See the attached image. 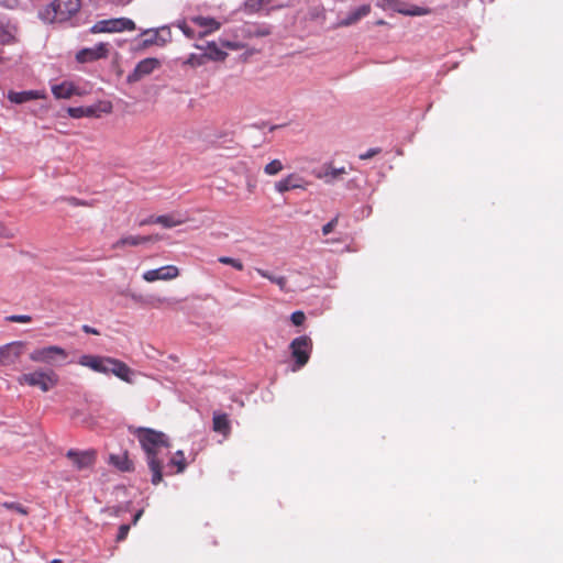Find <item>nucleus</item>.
<instances>
[{"label": "nucleus", "instance_id": "1", "mask_svg": "<svg viewBox=\"0 0 563 563\" xmlns=\"http://www.w3.org/2000/svg\"><path fill=\"white\" fill-rule=\"evenodd\" d=\"M135 435L146 454V462L152 472L151 482L153 485H158L163 479V460L159 459V454L163 449L169 446L166 435L147 428H139Z\"/></svg>", "mask_w": 563, "mask_h": 563}, {"label": "nucleus", "instance_id": "2", "mask_svg": "<svg viewBox=\"0 0 563 563\" xmlns=\"http://www.w3.org/2000/svg\"><path fill=\"white\" fill-rule=\"evenodd\" d=\"M78 363L81 366L88 367L97 373H112L123 382L129 384L132 383L131 375L133 374V369L118 358L85 354L79 357Z\"/></svg>", "mask_w": 563, "mask_h": 563}, {"label": "nucleus", "instance_id": "3", "mask_svg": "<svg viewBox=\"0 0 563 563\" xmlns=\"http://www.w3.org/2000/svg\"><path fill=\"white\" fill-rule=\"evenodd\" d=\"M81 8L80 0H53L40 11V18L47 23H65Z\"/></svg>", "mask_w": 563, "mask_h": 563}, {"label": "nucleus", "instance_id": "4", "mask_svg": "<svg viewBox=\"0 0 563 563\" xmlns=\"http://www.w3.org/2000/svg\"><path fill=\"white\" fill-rule=\"evenodd\" d=\"M18 382L20 385L38 387L42 391L46 393L58 384L59 377L52 369H37L32 373L22 374L18 377Z\"/></svg>", "mask_w": 563, "mask_h": 563}, {"label": "nucleus", "instance_id": "5", "mask_svg": "<svg viewBox=\"0 0 563 563\" xmlns=\"http://www.w3.org/2000/svg\"><path fill=\"white\" fill-rule=\"evenodd\" d=\"M312 345V340L308 335H301L291 341L289 349L295 360L294 371L303 367L309 362Z\"/></svg>", "mask_w": 563, "mask_h": 563}, {"label": "nucleus", "instance_id": "6", "mask_svg": "<svg viewBox=\"0 0 563 563\" xmlns=\"http://www.w3.org/2000/svg\"><path fill=\"white\" fill-rule=\"evenodd\" d=\"M67 356L68 353L66 350L57 345L35 349L30 353V360L32 362L47 365H58L60 362H64Z\"/></svg>", "mask_w": 563, "mask_h": 563}, {"label": "nucleus", "instance_id": "7", "mask_svg": "<svg viewBox=\"0 0 563 563\" xmlns=\"http://www.w3.org/2000/svg\"><path fill=\"white\" fill-rule=\"evenodd\" d=\"M135 30V23L128 18H115L108 20H100L96 22L90 32L96 33H114V32H123V31H133Z\"/></svg>", "mask_w": 563, "mask_h": 563}, {"label": "nucleus", "instance_id": "8", "mask_svg": "<svg viewBox=\"0 0 563 563\" xmlns=\"http://www.w3.org/2000/svg\"><path fill=\"white\" fill-rule=\"evenodd\" d=\"M384 10H391L404 15L422 16L431 13V9L408 4L402 0H379Z\"/></svg>", "mask_w": 563, "mask_h": 563}, {"label": "nucleus", "instance_id": "9", "mask_svg": "<svg viewBox=\"0 0 563 563\" xmlns=\"http://www.w3.org/2000/svg\"><path fill=\"white\" fill-rule=\"evenodd\" d=\"M161 66V62L157 58L148 57L140 60L134 70L128 75L126 81L134 84L142 80L144 77L151 75L156 68Z\"/></svg>", "mask_w": 563, "mask_h": 563}, {"label": "nucleus", "instance_id": "10", "mask_svg": "<svg viewBox=\"0 0 563 563\" xmlns=\"http://www.w3.org/2000/svg\"><path fill=\"white\" fill-rule=\"evenodd\" d=\"M96 456L95 450L77 451L70 449L66 453V457L71 461L78 471L91 467L96 462Z\"/></svg>", "mask_w": 563, "mask_h": 563}, {"label": "nucleus", "instance_id": "11", "mask_svg": "<svg viewBox=\"0 0 563 563\" xmlns=\"http://www.w3.org/2000/svg\"><path fill=\"white\" fill-rule=\"evenodd\" d=\"M23 347L24 343L21 341L0 346V366L13 365L21 356Z\"/></svg>", "mask_w": 563, "mask_h": 563}, {"label": "nucleus", "instance_id": "12", "mask_svg": "<svg viewBox=\"0 0 563 563\" xmlns=\"http://www.w3.org/2000/svg\"><path fill=\"white\" fill-rule=\"evenodd\" d=\"M179 276V269L175 265H166L156 269L146 271L143 274V279L147 283L156 280H172Z\"/></svg>", "mask_w": 563, "mask_h": 563}, {"label": "nucleus", "instance_id": "13", "mask_svg": "<svg viewBox=\"0 0 563 563\" xmlns=\"http://www.w3.org/2000/svg\"><path fill=\"white\" fill-rule=\"evenodd\" d=\"M109 54V45L107 43H99L93 47L80 49L76 54V59L79 63H90L101 58H106Z\"/></svg>", "mask_w": 563, "mask_h": 563}, {"label": "nucleus", "instance_id": "14", "mask_svg": "<svg viewBox=\"0 0 563 563\" xmlns=\"http://www.w3.org/2000/svg\"><path fill=\"white\" fill-rule=\"evenodd\" d=\"M98 111H101L103 113H110L112 111V104L110 102H103L99 106V108L96 107H69L67 109V112L69 117L74 119H79L84 117H99Z\"/></svg>", "mask_w": 563, "mask_h": 563}, {"label": "nucleus", "instance_id": "15", "mask_svg": "<svg viewBox=\"0 0 563 563\" xmlns=\"http://www.w3.org/2000/svg\"><path fill=\"white\" fill-rule=\"evenodd\" d=\"M308 183L298 174H289L275 184V189L279 194L287 192L292 189H306Z\"/></svg>", "mask_w": 563, "mask_h": 563}, {"label": "nucleus", "instance_id": "16", "mask_svg": "<svg viewBox=\"0 0 563 563\" xmlns=\"http://www.w3.org/2000/svg\"><path fill=\"white\" fill-rule=\"evenodd\" d=\"M147 36L145 40L146 44L163 46L172 41V31L168 26H162L158 29L147 30L144 32Z\"/></svg>", "mask_w": 563, "mask_h": 563}, {"label": "nucleus", "instance_id": "17", "mask_svg": "<svg viewBox=\"0 0 563 563\" xmlns=\"http://www.w3.org/2000/svg\"><path fill=\"white\" fill-rule=\"evenodd\" d=\"M161 239H162V236L159 234H153V235H146V236L128 235V236H123V238L119 239L115 243H113L112 247L118 250V249H123L126 245L137 246L140 244L147 243V242H156V241H159Z\"/></svg>", "mask_w": 563, "mask_h": 563}, {"label": "nucleus", "instance_id": "18", "mask_svg": "<svg viewBox=\"0 0 563 563\" xmlns=\"http://www.w3.org/2000/svg\"><path fill=\"white\" fill-rule=\"evenodd\" d=\"M52 93L56 99H69L73 96H81L79 88L68 80L52 85Z\"/></svg>", "mask_w": 563, "mask_h": 563}, {"label": "nucleus", "instance_id": "19", "mask_svg": "<svg viewBox=\"0 0 563 563\" xmlns=\"http://www.w3.org/2000/svg\"><path fill=\"white\" fill-rule=\"evenodd\" d=\"M46 93L42 90H26V91H13L8 92V99L16 104L29 102L35 99H45Z\"/></svg>", "mask_w": 563, "mask_h": 563}, {"label": "nucleus", "instance_id": "20", "mask_svg": "<svg viewBox=\"0 0 563 563\" xmlns=\"http://www.w3.org/2000/svg\"><path fill=\"white\" fill-rule=\"evenodd\" d=\"M191 21L196 25L205 29L203 32L198 34L199 37H203V36L208 35V34H210V33H212L214 31H218L221 27V23L218 22L213 18L198 15V16H194L191 19Z\"/></svg>", "mask_w": 563, "mask_h": 563}, {"label": "nucleus", "instance_id": "21", "mask_svg": "<svg viewBox=\"0 0 563 563\" xmlns=\"http://www.w3.org/2000/svg\"><path fill=\"white\" fill-rule=\"evenodd\" d=\"M16 25L0 21V45H11L16 42Z\"/></svg>", "mask_w": 563, "mask_h": 563}, {"label": "nucleus", "instance_id": "22", "mask_svg": "<svg viewBox=\"0 0 563 563\" xmlns=\"http://www.w3.org/2000/svg\"><path fill=\"white\" fill-rule=\"evenodd\" d=\"M371 13V5L369 4H363L355 9L354 11L350 12L346 18L341 20L338 23V26H350L355 23H357L362 18L368 15Z\"/></svg>", "mask_w": 563, "mask_h": 563}, {"label": "nucleus", "instance_id": "23", "mask_svg": "<svg viewBox=\"0 0 563 563\" xmlns=\"http://www.w3.org/2000/svg\"><path fill=\"white\" fill-rule=\"evenodd\" d=\"M197 47L205 49L206 60L223 62L228 57V53L219 48L214 42H209L206 47L199 45Z\"/></svg>", "mask_w": 563, "mask_h": 563}, {"label": "nucleus", "instance_id": "24", "mask_svg": "<svg viewBox=\"0 0 563 563\" xmlns=\"http://www.w3.org/2000/svg\"><path fill=\"white\" fill-rule=\"evenodd\" d=\"M109 463L121 472H130L134 468L133 462L129 459L126 452L121 454H111L109 456Z\"/></svg>", "mask_w": 563, "mask_h": 563}, {"label": "nucleus", "instance_id": "25", "mask_svg": "<svg viewBox=\"0 0 563 563\" xmlns=\"http://www.w3.org/2000/svg\"><path fill=\"white\" fill-rule=\"evenodd\" d=\"M186 222L185 218L177 217L176 214H163L157 216L156 224H161L162 227L166 229H170L174 227L181 225Z\"/></svg>", "mask_w": 563, "mask_h": 563}, {"label": "nucleus", "instance_id": "26", "mask_svg": "<svg viewBox=\"0 0 563 563\" xmlns=\"http://www.w3.org/2000/svg\"><path fill=\"white\" fill-rule=\"evenodd\" d=\"M213 430L216 432L222 433L227 435L231 428L228 419V415L225 413H214L213 415Z\"/></svg>", "mask_w": 563, "mask_h": 563}, {"label": "nucleus", "instance_id": "27", "mask_svg": "<svg viewBox=\"0 0 563 563\" xmlns=\"http://www.w3.org/2000/svg\"><path fill=\"white\" fill-rule=\"evenodd\" d=\"M255 271L260 276L267 278L272 283L276 284L280 288V290H285L287 285V278L285 276L276 277L273 276L269 272L262 268H255Z\"/></svg>", "mask_w": 563, "mask_h": 563}, {"label": "nucleus", "instance_id": "28", "mask_svg": "<svg viewBox=\"0 0 563 563\" xmlns=\"http://www.w3.org/2000/svg\"><path fill=\"white\" fill-rule=\"evenodd\" d=\"M346 174V170L344 167L341 168H334V167H328L323 174H319L318 178H323L325 183H332L333 180L338 179L340 176Z\"/></svg>", "mask_w": 563, "mask_h": 563}, {"label": "nucleus", "instance_id": "29", "mask_svg": "<svg viewBox=\"0 0 563 563\" xmlns=\"http://www.w3.org/2000/svg\"><path fill=\"white\" fill-rule=\"evenodd\" d=\"M169 466H176V472L181 473L186 468V459L183 451H177L170 459Z\"/></svg>", "mask_w": 563, "mask_h": 563}, {"label": "nucleus", "instance_id": "30", "mask_svg": "<svg viewBox=\"0 0 563 563\" xmlns=\"http://www.w3.org/2000/svg\"><path fill=\"white\" fill-rule=\"evenodd\" d=\"M284 169V165L279 159H273L264 167V173L269 176H275Z\"/></svg>", "mask_w": 563, "mask_h": 563}, {"label": "nucleus", "instance_id": "31", "mask_svg": "<svg viewBox=\"0 0 563 563\" xmlns=\"http://www.w3.org/2000/svg\"><path fill=\"white\" fill-rule=\"evenodd\" d=\"M218 262L221 263V264H224V265H230L233 268H235L236 271H243L244 269V264L239 258H233V257H229V256H220L218 258Z\"/></svg>", "mask_w": 563, "mask_h": 563}, {"label": "nucleus", "instance_id": "32", "mask_svg": "<svg viewBox=\"0 0 563 563\" xmlns=\"http://www.w3.org/2000/svg\"><path fill=\"white\" fill-rule=\"evenodd\" d=\"M3 508L8 509V510H13L22 516H27L29 515V510L27 508H25L24 506H22L21 504L19 503H14V501H4L2 503L1 505Z\"/></svg>", "mask_w": 563, "mask_h": 563}, {"label": "nucleus", "instance_id": "33", "mask_svg": "<svg viewBox=\"0 0 563 563\" xmlns=\"http://www.w3.org/2000/svg\"><path fill=\"white\" fill-rule=\"evenodd\" d=\"M271 0H246L245 1V9L249 12H257L260 11L264 5L268 4Z\"/></svg>", "mask_w": 563, "mask_h": 563}, {"label": "nucleus", "instance_id": "34", "mask_svg": "<svg viewBox=\"0 0 563 563\" xmlns=\"http://www.w3.org/2000/svg\"><path fill=\"white\" fill-rule=\"evenodd\" d=\"M206 62V56L202 55H196V54H191L187 60L185 62V64L187 65H190L192 67H196V66H201L203 65Z\"/></svg>", "mask_w": 563, "mask_h": 563}, {"label": "nucleus", "instance_id": "35", "mask_svg": "<svg viewBox=\"0 0 563 563\" xmlns=\"http://www.w3.org/2000/svg\"><path fill=\"white\" fill-rule=\"evenodd\" d=\"M15 235V230L13 228L7 227L4 223L0 221V238L3 239H12Z\"/></svg>", "mask_w": 563, "mask_h": 563}, {"label": "nucleus", "instance_id": "36", "mask_svg": "<svg viewBox=\"0 0 563 563\" xmlns=\"http://www.w3.org/2000/svg\"><path fill=\"white\" fill-rule=\"evenodd\" d=\"M7 320L16 323H27L32 321V317L27 314H12L7 317Z\"/></svg>", "mask_w": 563, "mask_h": 563}, {"label": "nucleus", "instance_id": "37", "mask_svg": "<svg viewBox=\"0 0 563 563\" xmlns=\"http://www.w3.org/2000/svg\"><path fill=\"white\" fill-rule=\"evenodd\" d=\"M177 26L188 38L196 37V32L185 21L178 22Z\"/></svg>", "mask_w": 563, "mask_h": 563}, {"label": "nucleus", "instance_id": "38", "mask_svg": "<svg viewBox=\"0 0 563 563\" xmlns=\"http://www.w3.org/2000/svg\"><path fill=\"white\" fill-rule=\"evenodd\" d=\"M290 320L295 325H301L306 320V316L302 311H295L291 313Z\"/></svg>", "mask_w": 563, "mask_h": 563}, {"label": "nucleus", "instance_id": "39", "mask_svg": "<svg viewBox=\"0 0 563 563\" xmlns=\"http://www.w3.org/2000/svg\"><path fill=\"white\" fill-rule=\"evenodd\" d=\"M338 221H339V218H338V217H335V218H333L330 222H328L327 224H324V225L322 227V233H323V235H328V234H330V233L334 230V228L336 227Z\"/></svg>", "mask_w": 563, "mask_h": 563}, {"label": "nucleus", "instance_id": "40", "mask_svg": "<svg viewBox=\"0 0 563 563\" xmlns=\"http://www.w3.org/2000/svg\"><path fill=\"white\" fill-rule=\"evenodd\" d=\"M129 531H130V526L129 525H121L120 528H119L118 536H117V541L121 542V541L125 540V538L128 537Z\"/></svg>", "mask_w": 563, "mask_h": 563}, {"label": "nucleus", "instance_id": "41", "mask_svg": "<svg viewBox=\"0 0 563 563\" xmlns=\"http://www.w3.org/2000/svg\"><path fill=\"white\" fill-rule=\"evenodd\" d=\"M221 46L231 51H239L243 48V45L241 43L231 41H221Z\"/></svg>", "mask_w": 563, "mask_h": 563}, {"label": "nucleus", "instance_id": "42", "mask_svg": "<svg viewBox=\"0 0 563 563\" xmlns=\"http://www.w3.org/2000/svg\"><path fill=\"white\" fill-rule=\"evenodd\" d=\"M379 153H380V148H369L367 152L360 155V159H363V161L369 159Z\"/></svg>", "mask_w": 563, "mask_h": 563}, {"label": "nucleus", "instance_id": "43", "mask_svg": "<svg viewBox=\"0 0 563 563\" xmlns=\"http://www.w3.org/2000/svg\"><path fill=\"white\" fill-rule=\"evenodd\" d=\"M157 216H151L140 222L141 227L150 225V224H156Z\"/></svg>", "mask_w": 563, "mask_h": 563}, {"label": "nucleus", "instance_id": "44", "mask_svg": "<svg viewBox=\"0 0 563 563\" xmlns=\"http://www.w3.org/2000/svg\"><path fill=\"white\" fill-rule=\"evenodd\" d=\"M256 36H267L271 34V30L268 27L258 29L255 33Z\"/></svg>", "mask_w": 563, "mask_h": 563}, {"label": "nucleus", "instance_id": "45", "mask_svg": "<svg viewBox=\"0 0 563 563\" xmlns=\"http://www.w3.org/2000/svg\"><path fill=\"white\" fill-rule=\"evenodd\" d=\"M82 331L86 332V333H89V334H95V335H98L99 334V331L95 328H91L90 325H82Z\"/></svg>", "mask_w": 563, "mask_h": 563}, {"label": "nucleus", "instance_id": "46", "mask_svg": "<svg viewBox=\"0 0 563 563\" xmlns=\"http://www.w3.org/2000/svg\"><path fill=\"white\" fill-rule=\"evenodd\" d=\"M143 512H144V510H143V509H141V510H139V511L134 515V517H133V525H136V522H137V521L140 520V518L143 516Z\"/></svg>", "mask_w": 563, "mask_h": 563}, {"label": "nucleus", "instance_id": "47", "mask_svg": "<svg viewBox=\"0 0 563 563\" xmlns=\"http://www.w3.org/2000/svg\"><path fill=\"white\" fill-rule=\"evenodd\" d=\"M49 563H62V560H59V559H53Z\"/></svg>", "mask_w": 563, "mask_h": 563}, {"label": "nucleus", "instance_id": "48", "mask_svg": "<svg viewBox=\"0 0 563 563\" xmlns=\"http://www.w3.org/2000/svg\"><path fill=\"white\" fill-rule=\"evenodd\" d=\"M376 24H377V25H384V24H385V21H384V20H378V21L376 22Z\"/></svg>", "mask_w": 563, "mask_h": 563}, {"label": "nucleus", "instance_id": "49", "mask_svg": "<svg viewBox=\"0 0 563 563\" xmlns=\"http://www.w3.org/2000/svg\"><path fill=\"white\" fill-rule=\"evenodd\" d=\"M247 187H249V190H250V191H252V190H253V188H254V186H253V185H251V184H249V185H247Z\"/></svg>", "mask_w": 563, "mask_h": 563}]
</instances>
